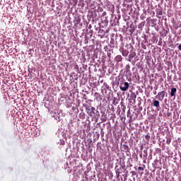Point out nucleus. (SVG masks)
Masks as SVG:
<instances>
[{
    "label": "nucleus",
    "mask_w": 181,
    "mask_h": 181,
    "mask_svg": "<svg viewBox=\"0 0 181 181\" xmlns=\"http://www.w3.org/2000/svg\"><path fill=\"white\" fill-rule=\"evenodd\" d=\"M128 81H131V78H130V80H129V79H128Z\"/></svg>",
    "instance_id": "27"
},
{
    "label": "nucleus",
    "mask_w": 181,
    "mask_h": 181,
    "mask_svg": "<svg viewBox=\"0 0 181 181\" xmlns=\"http://www.w3.org/2000/svg\"><path fill=\"white\" fill-rule=\"evenodd\" d=\"M150 138H151V136H149V135L145 136L146 139H149Z\"/></svg>",
    "instance_id": "19"
},
{
    "label": "nucleus",
    "mask_w": 181,
    "mask_h": 181,
    "mask_svg": "<svg viewBox=\"0 0 181 181\" xmlns=\"http://www.w3.org/2000/svg\"><path fill=\"white\" fill-rule=\"evenodd\" d=\"M176 91H177V89H176V88H171L170 96L175 97Z\"/></svg>",
    "instance_id": "8"
},
{
    "label": "nucleus",
    "mask_w": 181,
    "mask_h": 181,
    "mask_svg": "<svg viewBox=\"0 0 181 181\" xmlns=\"http://www.w3.org/2000/svg\"><path fill=\"white\" fill-rule=\"evenodd\" d=\"M138 170H144V168L140 166L138 168Z\"/></svg>",
    "instance_id": "20"
},
{
    "label": "nucleus",
    "mask_w": 181,
    "mask_h": 181,
    "mask_svg": "<svg viewBox=\"0 0 181 181\" xmlns=\"http://www.w3.org/2000/svg\"><path fill=\"white\" fill-rule=\"evenodd\" d=\"M154 94H155V95L156 94V91L154 93Z\"/></svg>",
    "instance_id": "28"
},
{
    "label": "nucleus",
    "mask_w": 181,
    "mask_h": 181,
    "mask_svg": "<svg viewBox=\"0 0 181 181\" xmlns=\"http://www.w3.org/2000/svg\"><path fill=\"white\" fill-rule=\"evenodd\" d=\"M167 116L168 117H172V113H170V112H167Z\"/></svg>",
    "instance_id": "18"
},
{
    "label": "nucleus",
    "mask_w": 181,
    "mask_h": 181,
    "mask_svg": "<svg viewBox=\"0 0 181 181\" xmlns=\"http://www.w3.org/2000/svg\"><path fill=\"white\" fill-rule=\"evenodd\" d=\"M122 170V168H116L115 173L117 175V177H119V175H121Z\"/></svg>",
    "instance_id": "9"
},
{
    "label": "nucleus",
    "mask_w": 181,
    "mask_h": 181,
    "mask_svg": "<svg viewBox=\"0 0 181 181\" xmlns=\"http://www.w3.org/2000/svg\"><path fill=\"white\" fill-rule=\"evenodd\" d=\"M74 22L76 25H78L81 22V18H80L78 16H76L74 18Z\"/></svg>",
    "instance_id": "6"
},
{
    "label": "nucleus",
    "mask_w": 181,
    "mask_h": 181,
    "mask_svg": "<svg viewBox=\"0 0 181 181\" xmlns=\"http://www.w3.org/2000/svg\"><path fill=\"white\" fill-rule=\"evenodd\" d=\"M180 119H181V115L180 116Z\"/></svg>",
    "instance_id": "30"
},
{
    "label": "nucleus",
    "mask_w": 181,
    "mask_h": 181,
    "mask_svg": "<svg viewBox=\"0 0 181 181\" xmlns=\"http://www.w3.org/2000/svg\"><path fill=\"white\" fill-rule=\"evenodd\" d=\"M86 112L89 117H95V107L93 106H89L86 107Z\"/></svg>",
    "instance_id": "1"
},
{
    "label": "nucleus",
    "mask_w": 181,
    "mask_h": 181,
    "mask_svg": "<svg viewBox=\"0 0 181 181\" xmlns=\"http://www.w3.org/2000/svg\"><path fill=\"white\" fill-rule=\"evenodd\" d=\"M94 34V31L93 30H90L88 33V35H89L90 37H93V35Z\"/></svg>",
    "instance_id": "12"
},
{
    "label": "nucleus",
    "mask_w": 181,
    "mask_h": 181,
    "mask_svg": "<svg viewBox=\"0 0 181 181\" xmlns=\"http://www.w3.org/2000/svg\"><path fill=\"white\" fill-rule=\"evenodd\" d=\"M143 26H144V23H139V24L138 28H139V29H142Z\"/></svg>",
    "instance_id": "17"
},
{
    "label": "nucleus",
    "mask_w": 181,
    "mask_h": 181,
    "mask_svg": "<svg viewBox=\"0 0 181 181\" xmlns=\"http://www.w3.org/2000/svg\"><path fill=\"white\" fill-rule=\"evenodd\" d=\"M95 94H98V93H95Z\"/></svg>",
    "instance_id": "29"
},
{
    "label": "nucleus",
    "mask_w": 181,
    "mask_h": 181,
    "mask_svg": "<svg viewBox=\"0 0 181 181\" xmlns=\"http://www.w3.org/2000/svg\"><path fill=\"white\" fill-rule=\"evenodd\" d=\"M178 49L181 51V44L178 46Z\"/></svg>",
    "instance_id": "21"
},
{
    "label": "nucleus",
    "mask_w": 181,
    "mask_h": 181,
    "mask_svg": "<svg viewBox=\"0 0 181 181\" xmlns=\"http://www.w3.org/2000/svg\"><path fill=\"white\" fill-rule=\"evenodd\" d=\"M134 56H136V54L135 52L131 53L129 55V62H131V60H132V59H134Z\"/></svg>",
    "instance_id": "11"
},
{
    "label": "nucleus",
    "mask_w": 181,
    "mask_h": 181,
    "mask_svg": "<svg viewBox=\"0 0 181 181\" xmlns=\"http://www.w3.org/2000/svg\"><path fill=\"white\" fill-rule=\"evenodd\" d=\"M126 69V72L127 73L128 76H129V77H131L132 76V73H131V66H129V64L126 65L125 66Z\"/></svg>",
    "instance_id": "5"
},
{
    "label": "nucleus",
    "mask_w": 181,
    "mask_h": 181,
    "mask_svg": "<svg viewBox=\"0 0 181 181\" xmlns=\"http://www.w3.org/2000/svg\"><path fill=\"white\" fill-rule=\"evenodd\" d=\"M103 87H105V88L106 89V90H110V86H108V84L107 83H103Z\"/></svg>",
    "instance_id": "13"
},
{
    "label": "nucleus",
    "mask_w": 181,
    "mask_h": 181,
    "mask_svg": "<svg viewBox=\"0 0 181 181\" xmlns=\"http://www.w3.org/2000/svg\"><path fill=\"white\" fill-rule=\"evenodd\" d=\"M122 54L124 57H127L129 54V51L128 49H122Z\"/></svg>",
    "instance_id": "7"
},
{
    "label": "nucleus",
    "mask_w": 181,
    "mask_h": 181,
    "mask_svg": "<svg viewBox=\"0 0 181 181\" xmlns=\"http://www.w3.org/2000/svg\"><path fill=\"white\" fill-rule=\"evenodd\" d=\"M153 107H156V108H160V103L159 102V100H153Z\"/></svg>",
    "instance_id": "4"
},
{
    "label": "nucleus",
    "mask_w": 181,
    "mask_h": 181,
    "mask_svg": "<svg viewBox=\"0 0 181 181\" xmlns=\"http://www.w3.org/2000/svg\"><path fill=\"white\" fill-rule=\"evenodd\" d=\"M123 148H124V151H128L129 150V146H128V145H127V144H124Z\"/></svg>",
    "instance_id": "14"
},
{
    "label": "nucleus",
    "mask_w": 181,
    "mask_h": 181,
    "mask_svg": "<svg viewBox=\"0 0 181 181\" xmlns=\"http://www.w3.org/2000/svg\"><path fill=\"white\" fill-rule=\"evenodd\" d=\"M134 98H136V95H134Z\"/></svg>",
    "instance_id": "24"
},
{
    "label": "nucleus",
    "mask_w": 181,
    "mask_h": 181,
    "mask_svg": "<svg viewBox=\"0 0 181 181\" xmlns=\"http://www.w3.org/2000/svg\"><path fill=\"white\" fill-rule=\"evenodd\" d=\"M127 2H132V0H127Z\"/></svg>",
    "instance_id": "22"
},
{
    "label": "nucleus",
    "mask_w": 181,
    "mask_h": 181,
    "mask_svg": "<svg viewBox=\"0 0 181 181\" xmlns=\"http://www.w3.org/2000/svg\"><path fill=\"white\" fill-rule=\"evenodd\" d=\"M167 144H170V141L168 140Z\"/></svg>",
    "instance_id": "23"
},
{
    "label": "nucleus",
    "mask_w": 181,
    "mask_h": 181,
    "mask_svg": "<svg viewBox=\"0 0 181 181\" xmlns=\"http://www.w3.org/2000/svg\"><path fill=\"white\" fill-rule=\"evenodd\" d=\"M125 80L123 79L120 83L119 88L122 91H127L129 88V83L128 82H124Z\"/></svg>",
    "instance_id": "2"
},
{
    "label": "nucleus",
    "mask_w": 181,
    "mask_h": 181,
    "mask_svg": "<svg viewBox=\"0 0 181 181\" xmlns=\"http://www.w3.org/2000/svg\"><path fill=\"white\" fill-rule=\"evenodd\" d=\"M140 158H142V154H140Z\"/></svg>",
    "instance_id": "26"
},
{
    "label": "nucleus",
    "mask_w": 181,
    "mask_h": 181,
    "mask_svg": "<svg viewBox=\"0 0 181 181\" xmlns=\"http://www.w3.org/2000/svg\"><path fill=\"white\" fill-rule=\"evenodd\" d=\"M115 60L117 63H119V62H122V56H121V55L116 56V57L115 58Z\"/></svg>",
    "instance_id": "10"
},
{
    "label": "nucleus",
    "mask_w": 181,
    "mask_h": 181,
    "mask_svg": "<svg viewBox=\"0 0 181 181\" xmlns=\"http://www.w3.org/2000/svg\"><path fill=\"white\" fill-rule=\"evenodd\" d=\"M156 13H157V15L162 16V14H163L162 10H158L157 9Z\"/></svg>",
    "instance_id": "16"
},
{
    "label": "nucleus",
    "mask_w": 181,
    "mask_h": 181,
    "mask_svg": "<svg viewBox=\"0 0 181 181\" xmlns=\"http://www.w3.org/2000/svg\"><path fill=\"white\" fill-rule=\"evenodd\" d=\"M144 155L143 156L144 159H146L147 156H148V151L147 150H144Z\"/></svg>",
    "instance_id": "15"
},
{
    "label": "nucleus",
    "mask_w": 181,
    "mask_h": 181,
    "mask_svg": "<svg viewBox=\"0 0 181 181\" xmlns=\"http://www.w3.org/2000/svg\"><path fill=\"white\" fill-rule=\"evenodd\" d=\"M165 94H166V91L165 90L158 93V98L159 101H163V98H165Z\"/></svg>",
    "instance_id": "3"
},
{
    "label": "nucleus",
    "mask_w": 181,
    "mask_h": 181,
    "mask_svg": "<svg viewBox=\"0 0 181 181\" xmlns=\"http://www.w3.org/2000/svg\"><path fill=\"white\" fill-rule=\"evenodd\" d=\"M103 15H105V12H103Z\"/></svg>",
    "instance_id": "25"
}]
</instances>
